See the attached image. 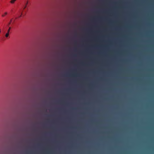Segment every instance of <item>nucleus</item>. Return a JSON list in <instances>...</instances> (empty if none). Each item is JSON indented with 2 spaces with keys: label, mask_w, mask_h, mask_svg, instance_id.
Listing matches in <instances>:
<instances>
[{
  "label": "nucleus",
  "mask_w": 154,
  "mask_h": 154,
  "mask_svg": "<svg viewBox=\"0 0 154 154\" xmlns=\"http://www.w3.org/2000/svg\"><path fill=\"white\" fill-rule=\"evenodd\" d=\"M12 19L10 20V22H9V23L8 24V26H9L10 25V24H11V22H12Z\"/></svg>",
  "instance_id": "7ed1b4c3"
},
{
  "label": "nucleus",
  "mask_w": 154,
  "mask_h": 154,
  "mask_svg": "<svg viewBox=\"0 0 154 154\" xmlns=\"http://www.w3.org/2000/svg\"><path fill=\"white\" fill-rule=\"evenodd\" d=\"M7 12H5V15H2V16L3 17H4L5 16V15H7Z\"/></svg>",
  "instance_id": "39448f33"
},
{
  "label": "nucleus",
  "mask_w": 154,
  "mask_h": 154,
  "mask_svg": "<svg viewBox=\"0 0 154 154\" xmlns=\"http://www.w3.org/2000/svg\"><path fill=\"white\" fill-rule=\"evenodd\" d=\"M16 0H11V1H10V3L12 4H14L15 2L16 1Z\"/></svg>",
  "instance_id": "f257e3e1"
},
{
  "label": "nucleus",
  "mask_w": 154,
  "mask_h": 154,
  "mask_svg": "<svg viewBox=\"0 0 154 154\" xmlns=\"http://www.w3.org/2000/svg\"><path fill=\"white\" fill-rule=\"evenodd\" d=\"M9 35V32H7L5 35V37L7 38L8 37Z\"/></svg>",
  "instance_id": "f03ea898"
},
{
  "label": "nucleus",
  "mask_w": 154,
  "mask_h": 154,
  "mask_svg": "<svg viewBox=\"0 0 154 154\" xmlns=\"http://www.w3.org/2000/svg\"><path fill=\"white\" fill-rule=\"evenodd\" d=\"M21 15H22V14H21V15L19 17H21Z\"/></svg>",
  "instance_id": "0eeeda50"
},
{
  "label": "nucleus",
  "mask_w": 154,
  "mask_h": 154,
  "mask_svg": "<svg viewBox=\"0 0 154 154\" xmlns=\"http://www.w3.org/2000/svg\"><path fill=\"white\" fill-rule=\"evenodd\" d=\"M11 29V27H9V29L8 30V32H9L10 31V29Z\"/></svg>",
  "instance_id": "20e7f679"
},
{
  "label": "nucleus",
  "mask_w": 154,
  "mask_h": 154,
  "mask_svg": "<svg viewBox=\"0 0 154 154\" xmlns=\"http://www.w3.org/2000/svg\"><path fill=\"white\" fill-rule=\"evenodd\" d=\"M28 3V1H27V3H26V5L25 6V7L24 8V9H25L26 7V5Z\"/></svg>",
  "instance_id": "423d86ee"
}]
</instances>
